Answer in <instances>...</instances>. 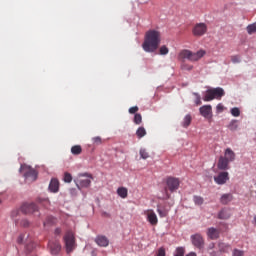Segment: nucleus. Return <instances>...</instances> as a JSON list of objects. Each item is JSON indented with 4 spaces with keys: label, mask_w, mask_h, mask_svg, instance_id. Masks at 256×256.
Segmentation results:
<instances>
[{
    "label": "nucleus",
    "mask_w": 256,
    "mask_h": 256,
    "mask_svg": "<svg viewBox=\"0 0 256 256\" xmlns=\"http://www.w3.org/2000/svg\"><path fill=\"white\" fill-rule=\"evenodd\" d=\"M212 113V107L211 105H204L202 107H200V114L202 115V117H209Z\"/></svg>",
    "instance_id": "19"
},
{
    "label": "nucleus",
    "mask_w": 256,
    "mask_h": 256,
    "mask_svg": "<svg viewBox=\"0 0 256 256\" xmlns=\"http://www.w3.org/2000/svg\"><path fill=\"white\" fill-rule=\"evenodd\" d=\"M231 115H233V117H239V115H241V110H239L237 107H234L231 109Z\"/></svg>",
    "instance_id": "35"
},
{
    "label": "nucleus",
    "mask_w": 256,
    "mask_h": 256,
    "mask_svg": "<svg viewBox=\"0 0 256 256\" xmlns=\"http://www.w3.org/2000/svg\"><path fill=\"white\" fill-rule=\"evenodd\" d=\"M193 120V118L191 117L190 114H187L185 117H184V120L182 122V126L187 128L189 127V125H191V121Z\"/></svg>",
    "instance_id": "26"
},
{
    "label": "nucleus",
    "mask_w": 256,
    "mask_h": 256,
    "mask_svg": "<svg viewBox=\"0 0 256 256\" xmlns=\"http://www.w3.org/2000/svg\"><path fill=\"white\" fill-rule=\"evenodd\" d=\"M161 45V32L157 30H148L144 36V42L142 43V49L146 53H155Z\"/></svg>",
    "instance_id": "1"
},
{
    "label": "nucleus",
    "mask_w": 256,
    "mask_h": 256,
    "mask_svg": "<svg viewBox=\"0 0 256 256\" xmlns=\"http://www.w3.org/2000/svg\"><path fill=\"white\" fill-rule=\"evenodd\" d=\"M174 256H185V248L183 247L176 248V252Z\"/></svg>",
    "instance_id": "33"
},
{
    "label": "nucleus",
    "mask_w": 256,
    "mask_h": 256,
    "mask_svg": "<svg viewBox=\"0 0 256 256\" xmlns=\"http://www.w3.org/2000/svg\"><path fill=\"white\" fill-rule=\"evenodd\" d=\"M144 214L146 215L147 221L148 223H150V225L155 226L159 223V219L157 218V214H155V211L149 209L146 210Z\"/></svg>",
    "instance_id": "10"
},
{
    "label": "nucleus",
    "mask_w": 256,
    "mask_h": 256,
    "mask_svg": "<svg viewBox=\"0 0 256 256\" xmlns=\"http://www.w3.org/2000/svg\"><path fill=\"white\" fill-rule=\"evenodd\" d=\"M139 153L141 159H149V152H147V149L141 148Z\"/></svg>",
    "instance_id": "29"
},
{
    "label": "nucleus",
    "mask_w": 256,
    "mask_h": 256,
    "mask_svg": "<svg viewBox=\"0 0 256 256\" xmlns=\"http://www.w3.org/2000/svg\"><path fill=\"white\" fill-rule=\"evenodd\" d=\"M49 191H51V193H58L59 192V180H57V178H53L50 181Z\"/></svg>",
    "instance_id": "17"
},
{
    "label": "nucleus",
    "mask_w": 256,
    "mask_h": 256,
    "mask_svg": "<svg viewBox=\"0 0 256 256\" xmlns=\"http://www.w3.org/2000/svg\"><path fill=\"white\" fill-rule=\"evenodd\" d=\"M232 256H245V251L235 248L232 251Z\"/></svg>",
    "instance_id": "32"
},
{
    "label": "nucleus",
    "mask_w": 256,
    "mask_h": 256,
    "mask_svg": "<svg viewBox=\"0 0 256 256\" xmlns=\"http://www.w3.org/2000/svg\"><path fill=\"white\" fill-rule=\"evenodd\" d=\"M179 185H181V182L178 180V178L168 177L166 179V187L164 189L165 194L162 199H171V194H169V191L171 193H174V191H177V189H179Z\"/></svg>",
    "instance_id": "3"
},
{
    "label": "nucleus",
    "mask_w": 256,
    "mask_h": 256,
    "mask_svg": "<svg viewBox=\"0 0 256 256\" xmlns=\"http://www.w3.org/2000/svg\"><path fill=\"white\" fill-rule=\"evenodd\" d=\"M34 247H35V244H34V243H31V244H28V245L26 246V249H27V251H31Z\"/></svg>",
    "instance_id": "47"
},
{
    "label": "nucleus",
    "mask_w": 256,
    "mask_h": 256,
    "mask_svg": "<svg viewBox=\"0 0 256 256\" xmlns=\"http://www.w3.org/2000/svg\"><path fill=\"white\" fill-rule=\"evenodd\" d=\"M64 243L67 253H71L75 249V235L73 232L68 231L64 236Z\"/></svg>",
    "instance_id": "6"
},
{
    "label": "nucleus",
    "mask_w": 256,
    "mask_h": 256,
    "mask_svg": "<svg viewBox=\"0 0 256 256\" xmlns=\"http://www.w3.org/2000/svg\"><path fill=\"white\" fill-rule=\"evenodd\" d=\"M192 245L197 249H203L205 247V239L199 233H196L190 237Z\"/></svg>",
    "instance_id": "8"
},
{
    "label": "nucleus",
    "mask_w": 256,
    "mask_h": 256,
    "mask_svg": "<svg viewBox=\"0 0 256 256\" xmlns=\"http://www.w3.org/2000/svg\"><path fill=\"white\" fill-rule=\"evenodd\" d=\"M193 201H194L195 205H203L205 200L201 196H194Z\"/></svg>",
    "instance_id": "30"
},
{
    "label": "nucleus",
    "mask_w": 256,
    "mask_h": 256,
    "mask_svg": "<svg viewBox=\"0 0 256 256\" xmlns=\"http://www.w3.org/2000/svg\"><path fill=\"white\" fill-rule=\"evenodd\" d=\"M182 69L184 71H192L193 70V66L192 65H189V64H183L182 65Z\"/></svg>",
    "instance_id": "40"
},
{
    "label": "nucleus",
    "mask_w": 256,
    "mask_h": 256,
    "mask_svg": "<svg viewBox=\"0 0 256 256\" xmlns=\"http://www.w3.org/2000/svg\"><path fill=\"white\" fill-rule=\"evenodd\" d=\"M194 37H203L205 33H207V24L205 23H198L194 26L192 30Z\"/></svg>",
    "instance_id": "9"
},
{
    "label": "nucleus",
    "mask_w": 256,
    "mask_h": 256,
    "mask_svg": "<svg viewBox=\"0 0 256 256\" xmlns=\"http://www.w3.org/2000/svg\"><path fill=\"white\" fill-rule=\"evenodd\" d=\"M246 31H247L248 35H253V33H256V22L248 25L246 28Z\"/></svg>",
    "instance_id": "27"
},
{
    "label": "nucleus",
    "mask_w": 256,
    "mask_h": 256,
    "mask_svg": "<svg viewBox=\"0 0 256 256\" xmlns=\"http://www.w3.org/2000/svg\"><path fill=\"white\" fill-rule=\"evenodd\" d=\"M216 109H217V111H218L219 113H222V111H223V109H224L223 104H218V105L216 106Z\"/></svg>",
    "instance_id": "46"
},
{
    "label": "nucleus",
    "mask_w": 256,
    "mask_h": 256,
    "mask_svg": "<svg viewBox=\"0 0 256 256\" xmlns=\"http://www.w3.org/2000/svg\"><path fill=\"white\" fill-rule=\"evenodd\" d=\"M218 249L220 253H229V251H231V246L225 242H219Z\"/></svg>",
    "instance_id": "21"
},
{
    "label": "nucleus",
    "mask_w": 256,
    "mask_h": 256,
    "mask_svg": "<svg viewBox=\"0 0 256 256\" xmlns=\"http://www.w3.org/2000/svg\"><path fill=\"white\" fill-rule=\"evenodd\" d=\"M48 247L50 249L51 255H59L61 252V243L59 241H49Z\"/></svg>",
    "instance_id": "11"
},
{
    "label": "nucleus",
    "mask_w": 256,
    "mask_h": 256,
    "mask_svg": "<svg viewBox=\"0 0 256 256\" xmlns=\"http://www.w3.org/2000/svg\"><path fill=\"white\" fill-rule=\"evenodd\" d=\"M21 211L22 213H25V215H27L29 213H37L38 208L37 205H35V203H25L22 205Z\"/></svg>",
    "instance_id": "13"
},
{
    "label": "nucleus",
    "mask_w": 256,
    "mask_h": 256,
    "mask_svg": "<svg viewBox=\"0 0 256 256\" xmlns=\"http://www.w3.org/2000/svg\"><path fill=\"white\" fill-rule=\"evenodd\" d=\"M64 181L65 183H71L73 181V176L69 172L64 174Z\"/></svg>",
    "instance_id": "36"
},
{
    "label": "nucleus",
    "mask_w": 256,
    "mask_h": 256,
    "mask_svg": "<svg viewBox=\"0 0 256 256\" xmlns=\"http://www.w3.org/2000/svg\"><path fill=\"white\" fill-rule=\"evenodd\" d=\"M205 50H199L198 52H191V50H181L178 54V61H185L187 59L188 61H199L200 59H203L205 57Z\"/></svg>",
    "instance_id": "2"
},
{
    "label": "nucleus",
    "mask_w": 256,
    "mask_h": 256,
    "mask_svg": "<svg viewBox=\"0 0 256 256\" xmlns=\"http://www.w3.org/2000/svg\"><path fill=\"white\" fill-rule=\"evenodd\" d=\"M231 217V212L227 208H223L219 213H218V219L226 220Z\"/></svg>",
    "instance_id": "20"
},
{
    "label": "nucleus",
    "mask_w": 256,
    "mask_h": 256,
    "mask_svg": "<svg viewBox=\"0 0 256 256\" xmlns=\"http://www.w3.org/2000/svg\"><path fill=\"white\" fill-rule=\"evenodd\" d=\"M195 97H196V105H201V96H199V94L194 93Z\"/></svg>",
    "instance_id": "44"
},
{
    "label": "nucleus",
    "mask_w": 256,
    "mask_h": 256,
    "mask_svg": "<svg viewBox=\"0 0 256 256\" xmlns=\"http://www.w3.org/2000/svg\"><path fill=\"white\" fill-rule=\"evenodd\" d=\"M254 221H255V224H256V215L254 216Z\"/></svg>",
    "instance_id": "50"
},
{
    "label": "nucleus",
    "mask_w": 256,
    "mask_h": 256,
    "mask_svg": "<svg viewBox=\"0 0 256 256\" xmlns=\"http://www.w3.org/2000/svg\"><path fill=\"white\" fill-rule=\"evenodd\" d=\"M232 63H241V57L239 55H233L231 56Z\"/></svg>",
    "instance_id": "39"
},
{
    "label": "nucleus",
    "mask_w": 256,
    "mask_h": 256,
    "mask_svg": "<svg viewBox=\"0 0 256 256\" xmlns=\"http://www.w3.org/2000/svg\"><path fill=\"white\" fill-rule=\"evenodd\" d=\"M20 173L28 181H37V171L27 164H23L19 169Z\"/></svg>",
    "instance_id": "5"
},
{
    "label": "nucleus",
    "mask_w": 256,
    "mask_h": 256,
    "mask_svg": "<svg viewBox=\"0 0 256 256\" xmlns=\"http://www.w3.org/2000/svg\"><path fill=\"white\" fill-rule=\"evenodd\" d=\"M225 97V90L221 87L208 89L203 97V101L209 102L213 101V99H217L221 101V99Z\"/></svg>",
    "instance_id": "4"
},
{
    "label": "nucleus",
    "mask_w": 256,
    "mask_h": 256,
    "mask_svg": "<svg viewBox=\"0 0 256 256\" xmlns=\"http://www.w3.org/2000/svg\"><path fill=\"white\" fill-rule=\"evenodd\" d=\"M145 135H147V130H145V127H139L136 130V136L138 137V139H143Z\"/></svg>",
    "instance_id": "24"
},
{
    "label": "nucleus",
    "mask_w": 256,
    "mask_h": 256,
    "mask_svg": "<svg viewBox=\"0 0 256 256\" xmlns=\"http://www.w3.org/2000/svg\"><path fill=\"white\" fill-rule=\"evenodd\" d=\"M142 122H143V117L141 116V114H135L134 123L136 125H141Z\"/></svg>",
    "instance_id": "31"
},
{
    "label": "nucleus",
    "mask_w": 256,
    "mask_h": 256,
    "mask_svg": "<svg viewBox=\"0 0 256 256\" xmlns=\"http://www.w3.org/2000/svg\"><path fill=\"white\" fill-rule=\"evenodd\" d=\"M224 159L228 160L230 163L235 161V152H233V150L231 148H227L224 151Z\"/></svg>",
    "instance_id": "18"
},
{
    "label": "nucleus",
    "mask_w": 256,
    "mask_h": 256,
    "mask_svg": "<svg viewBox=\"0 0 256 256\" xmlns=\"http://www.w3.org/2000/svg\"><path fill=\"white\" fill-rule=\"evenodd\" d=\"M157 256H165V248H160L158 250Z\"/></svg>",
    "instance_id": "45"
},
{
    "label": "nucleus",
    "mask_w": 256,
    "mask_h": 256,
    "mask_svg": "<svg viewBox=\"0 0 256 256\" xmlns=\"http://www.w3.org/2000/svg\"><path fill=\"white\" fill-rule=\"evenodd\" d=\"M20 226L21 227H29V222L28 220L24 219L20 221Z\"/></svg>",
    "instance_id": "42"
},
{
    "label": "nucleus",
    "mask_w": 256,
    "mask_h": 256,
    "mask_svg": "<svg viewBox=\"0 0 256 256\" xmlns=\"http://www.w3.org/2000/svg\"><path fill=\"white\" fill-rule=\"evenodd\" d=\"M55 235H61V228L55 229Z\"/></svg>",
    "instance_id": "49"
},
{
    "label": "nucleus",
    "mask_w": 256,
    "mask_h": 256,
    "mask_svg": "<svg viewBox=\"0 0 256 256\" xmlns=\"http://www.w3.org/2000/svg\"><path fill=\"white\" fill-rule=\"evenodd\" d=\"M159 55H169V48L166 45H162L159 48Z\"/></svg>",
    "instance_id": "28"
},
{
    "label": "nucleus",
    "mask_w": 256,
    "mask_h": 256,
    "mask_svg": "<svg viewBox=\"0 0 256 256\" xmlns=\"http://www.w3.org/2000/svg\"><path fill=\"white\" fill-rule=\"evenodd\" d=\"M0 203H1V199H0Z\"/></svg>",
    "instance_id": "51"
},
{
    "label": "nucleus",
    "mask_w": 256,
    "mask_h": 256,
    "mask_svg": "<svg viewBox=\"0 0 256 256\" xmlns=\"http://www.w3.org/2000/svg\"><path fill=\"white\" fill-rule=\"evenodd\" d=\"M231 201H233L232 194H223L220 198V203H222V205H227L228 203H231Z\"/></svg>",
    "instance_id": "22"
},
{
    "label": "nucleus",
    "mask_w": 256,
    "mask_h": 256,
    "mask_svg": "<svg viewBox=\"0 0 256 256\" xmlns=\"http://www.w3.org/2000/svg\"><path fill=\"white\" fill-rule=\"evenodd\" d=\"M81 177H88V178H83L79 180V184L77 185L78 189H87L88 187H91V180L93 179V175L85 173L81 174Z\"/></svg>",
    "instance_id": "7"
},
{
    "label": "nucleus",
    "mask_w": 256,
    "mask_h": 256,
    "mask_svg": "<svg viewBox=\"0 0 256 256\" xmlns=\"http://www.w3.org/2000/svg\"><path fill=\"white\" fill-rule=\"evenodd\" d=\"M71 153L72 155H81V153H83V148L81 145L72 146Z\"/></svg>",
    "instance_id": "25"
},
{
    "label": "nucleus",
    "mask_w": 256,
    "mask_h": 256,
    "mask_svg": "<svg viewBox=\"0 0 256 256\" xmlns=\"http://www.w3.org/2000/svg\"><path fill=\"white\" fill-rule=\"evenodd\" d=\"M157 213L159 215V217H167V215H169V210H161L160 208L157 209Z\"/></svg>",
    "instance_id": "34"
},
{
    "label": "nucleus",
    "mask_w": 256,
    "mask_h": 256,
    "mask_svg": "<svg viewBox=\"0 0 256 256\" xmlns=\"http://www.w3.org/2000/svg\"><path fill=\"white\" fill-rule=\"evenodd\" d=\"M17 215H19V212H18V211H13V212L11 213L12 219H15V217H17Z\"/></svg>",
    "instance_id": "48"
},
{
    "label": "nucleus",
    "mask_w": 256,
    "mask_h": 256,
    "mask_svg": "<svg viewBox=\"0 0 256 256\" xmlns=\"http://www.w3.org/2000/svg\"><path fill=\"white\" fill-rule=\"evenodd\" d=\"M95 243L99 247H109V239L106 236L99 235L95 238Z\"/></svg>",
    "instance_id": "15"
},
{
    "label": "nucleus",
    "mask_w": 256,
    "mask_h": 256,
    "mask_svg": "<svg viewBox=\"0 0 256 256\" xmlns=\"http://www.w3.org/2000/svg\"><path fill=\"white\" fill-rule=\"evenodd\" d=\"M92 142L94 145H101V143H103V140L101 139V137L96 136V137L92 138Z\"/></svg>",
    "instance_id": "38"
},
{
    "label": "nucleus",
    "mask_w": 256,
    "mask_h": 256,
    "mask_svg": "<svg viewBox=\"0 0 256 256\" xmlns=\"http://www.w3.org/2000/svg\"><path fill=\"white\" fill-rule=\"evenodd\" d=\"M137 111H139V107H137V106H133V107L129 108V113L131 115H135V113H137Z\"/></svg>",
    "instance_id": "41"
},
{
    "label": "nucleus",
    "mask_w": 256,
    "mask_h": 256,
    "mask_svg": "<svg viewBox=\"0 0 256 256\" xmlns=\"http://www.w3.org/2000/svg\"><path fill=\"white\" fill-rule=\"evenodd\" d=\"M23 239H25V235L20 234L17 238V243L21 245L23 243Z\"/></svg>",
    "instance_id": "43"
},
{
    "label": "nucleus",
    "mask_w": 256,
    "mask_h": 256,
    "mask_svg": "<svg viewBox=\"0 0 256 256\" xmlns=\"http://www.w3.org/2000/svg\"><path fill=\"white\" fill-rule=\"evenodd\" d=\"M229 160H226L223 156H221L218 160L217 167L220 171H227L229 169Z\"/></svg>",
    "instance_id": "16"
},
{
    "label": "nucleus",
    "mask_w": 256,
    "mask_h": 256,
    "mask_svg": "<svg viewBox=\"0 0 256 256\" xmlns=\"http://www.w3.org/2000/svg\"><path fill=\"white\" fill-rule=\"evenodd\" d=\"M206 235H207L208 239L215 241V240L219 239V237L221 235V231L217 228L210 227L207 229Z\"/></svg>",
    "instance_id": "14"
},
{
    "label": "nucleus",
    "mask_w": 256,
    "mask_h": 256,
    "mask_svg": "<svg viewBox=\"0 0 256 256\" xmlns=\"http://www.w3.org/2000/svg\"><path fill=\"white\" fill-rule=\"evenodd\" d=\"M228 129H230V131H236L237 129V122L236 120H232L228 126Z\"/></svg>",
    "instance_id": "37"
},
{
    "label": "nucleus",
    "mask_w": 256,
    "mask_h": 256,
    "mask_svg": "<svg viewBox=\"0 0 256 256\" xmlns=\"http://www.w3.org/2000/svg\"><path fill=\"white\" fill-rule=\"evenodd\" d=\"M214 181L217 185H225L229 181V172H220L214 177Z\"/></svg>",
    "instance_id": "12"
},
{
    "label": "nucleus",
    "mask_w": 256,
    "mask_h": 256,
    "mask_svg": "<svg viewBox=\"0 0 256 256\" xmlns=\"http://www.w3.org/2000/svg\"><path fill=\"white\" fill-rule=\"evenodd\" d=\"M117 194L119 195V197H121V199H127V195H129V191L125 187H119L117 189Z\"/></svg>",
    "instance_id": "23"
}]
</instances>
